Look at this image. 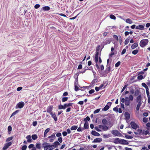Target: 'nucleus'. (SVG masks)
I'll return each mask as SVG.
<instances>
[{
	"label": "nucleus",
	"instance_id": "50",
	"mask_svg": "<svg viewBox=\"0 0 150 150\" xmlns=\"http://www.w3.org/2000/svg\"><path fill=\"white\" fill-rule=\"evenodd\" d=\"M113 38L114 39H115L117 41V42L118 41V38L117 36V35H113Z\"/></svg>",
	"mask_w": 150,
	"mask_h": 150
},
{
	"label": "nucleus",
	"instance_id": "51",
	"mask_svg": "<svg viewBox=\"0 0 150 150\" xmlns=\"http://www.w3.org/2000/svg\"><path fill=\"white\" fill-rule=\"evenodd\" d=\"M50 130V128H47L45 130L44 133H45V134H47V133Z\"/></svg>",
	"mask_w": 150,
	"mask_h": 150
},
{
	"label": "nucleus",
	"instance_id": "11",
	"mask_svg": "<svg viewBox=\"0 0 150 150\" xmlns=\"http://www.w3.org/2000/svg\"><path fill=\"white\" fill-rule=\"evenodd\" d=\"M125 119L126 120H128L130 117V115L128 112H126L125 114Z\"/></svg>",
	"mask_w": 150,
	"mask_h": 150
},
{
	"label": "nucleus",
	"instance_id": "27",
	"mask_svg": "<svg viewBox=\"0 0 150 150\" xmlns=\"http://www.w3.org/2000/svg\"><path fill=\"white\" fill-rule=\"evenodd\" d=\"M120 139L119 138H115L114 140V142L115 144H117L118 143L120 144Z\"/></svg>",
	"mask_w": 150,
	"mask_h": 150
},
{
	"label": "nucleus",
	"instance_id": "36",
	"mask_svg": "<svg viewBox=\"0 0 150 150\" xmlns=\"http://www.w3.org/2000/svg\"><path fill=\"white\" fill-rule=\"evenodd\" d=\"M90 120V118L88 116H87L86 118H85L84 119V121H85L86 122H87V120L89 121Z\"/></svg>",
	"mask_w": 150,
	"mask_h": 150
},
{
	"label": "nucleus",
	"instance_id": "39",
	"mask_svg": "<svg viewBox=\"0 0 150 150\" xmlns=\"http://www.w3.org/2000/svg\"><path fill=\"white\" fill-rule=\"evenodd\" d=\"M134 93H135V95L136 96H137V95H138L139 94V91L138 90H136L135 91Z\"/></svg>",
	"mask_w": 150,
	"mask_h": 150
},
{
	"label": "nucleus",
	"instance_id": "48",
	"mask_svg": "<svg viewBox=\"0 0 150 150\" xmlns=\"http://www.w3.org/2000/svg\"><path fill=\"white\" fill-rule=\"evenodd\" d=\"M143 78V76L142 75L139 76L137 77V79L139 80H142Z\"/></svg>",
	"mask_w": 150,
	"mask_h": 150
},
{
	"label": "nucleus",
	"instance_id": "37",
	"mask_svg": "<svg viewBox=\"0 0 150 150\" xmlns=\"http://www.w3.org/2000/svg\"><path fill=\"white\" fill-rule=\"evenodd\" d=\"M138 52V50H133L132 52V54H134V55H135L136 54H137V53Z\"/></svg>",
	"mask_w": 150,
	"mask_h": 150
},
{
	"label": "nucleus",
	"instance_id": "18",
	"mask_svg": "<svg viewBox=\"0 0 150 150\" xmlns=\"http://www.w3.org/2000/svg\"><path fill=\"white\" fill-rule=\"evenodd\" d=\"M52 106H49L48 107L47 109V112L50 114L52 113Z\"/></svg>",
	"mask_w": 150,
	"mask_h": 150
},
{
	"label": "nucleus",
	"instance_id": "44",
	"mask_svg": "<svg viewBox=\"0 0 150 150\" xmlns=\"http://www.w3.org/2000/svg\"><path fill=\"white\" fill-rule=\"evenodd\" d=\"M27 146L26 145H24L21 147V149L22 150H25L27 148Z\"/></svg>",
	"mask_w": 150,
	"mask_h": 150
},
{
	"label": "nucleus",
	"instance_id": "20",
	"mask_svg": "<svg viewBox=\"0 0 150 150\" xmlns=\"http://www.w3.org/2000/svg\"><path fill=\"white\" fill-rule=\"evenodd\" d=\"M138 45V42L135 43L133 44L131 46V48L133 49L137 47Z\"/></svg>",
	"mask_w": 150,
	"mask_h": 150
},
{
	"label": "nucleus",
	"instance_id": "57",
	"mask_svg": "<svg viewBox=\"0 0 150 150\" xmlns=\"http://www.w3.org/2000/svg\"><path fill=\"white\" fill-rule=\"evenodd\" d=\"M34 145L33 144H31L30 145H29L28 146V148L29 149H31V148H33L34 146Z\"/></svg>",
	"mask_w": 150,
	"mask_h": 150
},
{
	"label": "nucleus",
	"instance_id": "54",
	"mask_svg": "<svg viewBox=\"0 0 150 150\" xmlns=\"http://www.w3.org/2000/svg\"><path fill=\"white\" fill-rule=\"evenodd\" d=\"M74 90L75 91H77L79 90L78 87L76 85H74Z\"/></svg>",
	"mask_w": 150,
	"mask_h": 150
},
{
	"label": "nucleus",
	"instance_id": "22",
	"mask_svg": "<svg viewBox=\"0 0 150 150\" xmlns=\"http://www.w3.org/2000/svg\"><path fill=\"white\" fill-rule=\"evenodd\" d=\"M54 144L53 146L55 148H57L58 147V145H59L60 144L59 143L58 141H56L54 143Z\"/></svg>",
	"mask_w": 150,
	"mask_h": 150
},
{
	"label": "nucleus",
	"instance_id": "7",
	"mask_svg": "<svg viewBox=\"0 0 150 150\" xmlns=\"http://www.w3.org/2000/svg\"><path fill=\"white\" fill-rule=\"evenodd\" d=\"M111 104V102H108L107 103V105H106L105 107L102 109V110L106 111L108 110L110 107Z\"/></svg>",
	"mask_w": 150,
	"mask_h": 150
},
{
	"label": "nucleus",
	"instance_id": "8",
	"mask_svg": "<svg viewBox=\"0 0 150 150\" xmlns=\"http://www.w3.org/2000/svg\"><path fill=\"white\" fill-rule=\"evenodd\" d=\"M99 49H96V53L95 55V61L97 63L98 61V58L99 56Z\"/></svg>",
	"mask_w": 150,
	"mask_h": 150
},
{
	"label": "nucleus",
	"instance_id": "35",
	"mask_svg": "<svg viewBox=\"0 0 150 150\" xmlns=\"http://www.w3.org/2000/svg\"><path fill=\"white\" fill-rule=\"evenodd\" d=\"M109 137H110L109 134H104L103 135V137L104 139L108 138Z\"/></svg>",
	"mask_w": 150,
	"mask_h": 150
},
{
	"label": "nucleus",
	"instance_id": "33",
	"mask_svg": "<svg viewBox=\"0 0 150 150\" xmlns=\"http://www.w3.org/2000/svg\"><path fill=\"white\" fill-rule=\"evenodd\" d=\"M110 70V66H108L107 65V68L106 69V72L107 73H109Z\"/></svg>",
	"mask_w": 150,
	"mask_h": 150
},
{
	"label": "nucleus",
	"instance_id": "17",
	"mask_svg": "<svg viewBox=\"0 0 150 150\" xmlns=\"http://www.w3.org/2000/svg\"><path fill=\"white\" fill-rule=\"evenodd\" d=\"M144 26L142 25H139L138 26H137L135 28L136 29L143 30L144 29Z\"/></svg>",
	"mask_w": 150,
	"mask_h": 150
},
{
	"label": "nucleus",
	"instance_id": "63",
	"mask_svg": "<svg viewBox=\"0 0 150 150\" xmlns=\"http://www.w3.org/2000/svg\"><path fill=\"white\" fill-rule=\"evenodd\" d=\"M148 97V102L150 103V96L149 95H147Z\"/></svg>",
	"mask_w": 150,
	"mask_h": 150
},
{
	"label": "nucleus",
	"instance_id": "59",
	"mask_svg": "<svg viewBox=\"0 0 150 150\" xmlns=\"http://www.w3.org/2000/svg\"><path fill=\"white\" fill-rule=\"evenodd\" d=\"M126 50L125 49H123L121 52V55H123L126 52Z\"/></svg>",
	"mask_w": 150,
	"mask_h": 150
},
{
	"label": "nucleus",
	"instance_id": "23",
	"mask_svg": "<svg viewBox=\"0 0 150 150\" xmlns=\"http://www.w3.org/2000/svg\"><path fill=\"white\" fill-rule=\"evenodd\" d=\"M142 96L141 95H139L137 98V102H141Z\"/></svg>",
	"mask_w": 150,
	"mask_h": 150
},
{
	"label": "nucleus",
	"instance_id": "49",
	"mask_svg": "<svg viewBox=\"0 0 150 150\" xmlns=\"http://www.w3.org/2000/svg\"><path fill=\"white\" fill-rule=\"evenodd\" d=\"M56 136L57 137H60L62 136V134L60 132H58L57 133Z\"/></svg>",
	"mask_w": 150,
	"mask_h": 150
},
{
	"label": "nucleus",
	"instance_id": "25",
	"mask_svg": "<svg viewBox=\"0 0 150 150\" xmlns=\"http://www.w3.org/2000/svg\"><path fill=\"white\" fill-rule=\"evenodd\" d=\"M58 109L60 110L62 109H64V110L66 108H65V107L64 105H64H60L58 106Z\"/></svg>",
	"mask_w": 150,
	"mask_h": 150
},
{
	"label": "nucleus",
	"instance_id": "14",
	"mask_svg": "<svg viewBox=\"0 0 150 150\" xmlns=\"http://www.w3.org/2000/svg\"><path fill=\"white\" fill-rule=\"evenodd\" d=\"M102 140L101 138H96L94 139L93 142H102Z\"/></svg>",
	"mask_w": 150,
	"mask_h": 150
},
{
	"label": "nucleus",
	"instance_id": "9",
	"mask_svg": "<svg viewBox=\"0 0 150 150\" xmlns=\"http://www.w3.org/2000/svg\"><path fill=\"white\" fill-rule=\"evenodd\" d=\"M11 144L12 143L11 142L6 143L4 145V146L3 148V150H6L9 146H11Z\"/></svg>",
	"mask_w": 150,
	"mask_h": 150
},
{
	"label": "nucleus",
	"instance_id": "38",
	"mask_svg": "<svg viewBox=\"0 0 150 150\" xmlns=\"http://www.w3.org/2000/svg\"><path fill=\"white\" fill-rule=\"evenodd\" d=\"M110 18L112 19H113V20H115L116 19V18L115 17V16L114 15H111L110 16Z\"/></svg>",
	"mask_w": 150,
	"mask_h": 150
},
{
	"label": "nucleus",
	"instance_id": "12",
	"mask_svg": "<svg viewBox=\"0 0 150 150\" xmlns=\"http://www.w3.org/2000/svg\"><path fill=\"white\" fill-rule=\"evenodd\" d=\"M50 9V8L48 6H45L41 8V11L42 10L44 11H49Z\"/></svg>",
	"mask_w": 150,
	"mask_h": 150
},
{
	"label": "nucleus",
	"instance_id": "52",
	"mask_svg": "<svg viewBox=\"0 0 150 150\" xmlns=\"http://www.w3.org/2000/svg\"><path fill=\"white\" fill-rule=\"evenodd\" d=\"M13 139V137H8L7 138L6 142H8L11 140Z\"/></svg>",
	"mask_w": 150,
	"mask_h": 150
},
{
	"label": "nucleus",
	"instance_id": "47",
	"mask_svg": "<svg viewBox=\"0 0 150 150\" xmlns=\"http://www.w3.org/2000/svg\"><path fill=\"white\" fill-rule=\"evenodd\" d=\"M146 89V91L147 95H149V89L148 87L147 86L145 88Z\"/></svg>",
	"mask_w": 150,
	"mask_h": 150
},
{
	"label": "nucleus",
	"instance_id": "55",
	"mask_svg": "<svg viewBox=\"0 0 150 150\" xmlns=\"http://www.w3.org/2000/svg\"><path fill=\"white\" fill-rule=\"evenodd\" d=\"M58 140L60 143H62V137H60L58 138Z\"/></svg>",
	"mask_w": 150,
	"mask_h": 150
},
{
	"label": "nucleus",
	"instance_id": "46",
	"mask_svg": "<svg viewBox=\"0 0 150 150\" xmlns=\"http://www.w3.org/2000/svg\"><path fill=\"white\" fill-rule=\"evenodd\" d=\"M100 110V109H98L94 111L93 113L94 114H96L99 112Z\"/></svg>",
	"mask_w": 150,
	"mask_h": 150
},
{
	"label": "nucleus",
	"instance_id": "42",
	"mask_svg": "<svg viewBox=\"0 0 150 150\" xmlns=\"http://www.w3.org/2000/svg\"><path fill=\"white\" fill-rule=\"evenodd\" d=\"M18 110H17L14 112L11 115V117L15 115L18 112Z\"/></svg>",
	"mask_w": 150,
	"mask_h": 150
},
{
	"label": "nucleus",
	"instance_id": "1",
	"mask_svg": "<svg viewBox=\"0 0 150 150\" xmlns=\"http://www.w3.org/2000/svg\"><path fill=\"white\" fill-rule=\"evenodd\" d=\"M102 124L98 125V127L100 129L101 131H106L109 129L113 126V124L110 121H108L106 119H102Z\"/></svg>",
	"mask_w": 150,
	"mask_h": 150
},
{
	"label": "nucleus",
	"instance_id": "28",
	"mask_svg": "<svg viewBox=\"0 0 150 150\" xmlns=\"http://www.w3.org/2000/svg\"><path fill=\"white\" fill-rule=\"evenodd\" d=\"M53 146V145H50L49 143L47 145V146L48 147V149H50V150H52L53 149L52 147Z\"/></svg>",
	"mask_w": 150,
	"mask_h": 150
},
{
	"label": "nucleus",
	"instance_id": "58",
	"mask_svg": "<svg viewBox=\"0 0 150 150\" xmlns=\"http://www.w3.org/2000/svg\"><path fill=\"white\" fill-rule=\"evenodd\" d=\"M95 92V91L94 89H92L91 90H90L89 91V94H91L92 93H93Z\"/></svg>",
	"mask_w": 150,
	"mask_h": 150
},
{
	"label": "nucleus",
	"instance_id": "19",
	"mask_svg": "<svg viewBox=\"0 0 150 150\" xmlns=\"http://www.w3.org/2000/svg\"><path fill=\"white\" fill-rule=\"evenodd\" d=\"M50 114L51 115L52 117L53 118L55 121H56L57 120V117L56 115V114L55 113L53 114L52 112Z\"/></svg>",
	"mask_w": 150,
	"mask_h": 150
},
{
	"label": "nucleus",
	"instance_id": "53",
	"mask_svg": "<svg viewBox=\"0 0 150 150\" xmlns=\"http://www.w3.org/2000/svg\"><path fill=\"white\" fill-rule=\"evenodd\" d=\"M40 7V5L39 4H36L34 6V7L35 9H37Z\"/></svg>",
	"mask_w": 150,
	"mask_h": 150
},
{
	"label": "nucleus",
	"instance_id": "56",
	"mask_svg": "<svg viewBox=\"0 0 150 150\" xmlns=\"http://www.w3.org/2000/svg\"><path fill=\"white\" fill-rule=\"evenodd\" d=\"M8 132H10L12 130V127L10 126H9L8 128Z\"/></svg>",
	"mask_w": 150,
	"mask_h": 150
},
{
	"label": "nucleus",
	"instance_id": "24",
	"mask_svg": "<svg viewBox=\"0 0 150 150\" xmlns=\"http://www.w3.org/2000/svg\"><path fill=\"white\" fill-rule=\"evenodd\" d=\"M73 104V103H65L64 104L65 108L67 107H69L70 106H72Z\"/></svg>",
	"mask_w": 150,
	"mask_h": 150
},
{
	"label": "nucleus",
	"instance_id": "64",
	"mask_svg": "<svg viewBox=\"0 0 150 150\" xmlns=\"http://www.w3.org/2000/svg\"><path fill=\"white\" fill-rule=\"evenodd\" d=\"M71 109L70 107H69L66 109V112H69L71 110Z\"/></svg>",
	"mask_w": 150,
	"mask_h": 150
},
{
	"label": "nucleus",
	"instance_id": "6",
	"mask_svg": "<svg viewBox=\"0 0 150 150\" xmlns=\"http://www.w3.org/2000/svg\"><path fill=\"white\" fill-rule=\"evenodd\" d=\"M25 105V103L23 102H21L18 103L16 106V108H23Z\"/></svg>",
	"mask_w": 150,
	"mask_h": 150
},
{
	"label": "nucleus",
	"instance_id": "16",
	"mask_svg": "<svg viewBox=\"0 0 150 150\" xmlns=\"http://www.w3.org/2000/svg\"><path fill=\"white\" fill-rule=\"evenodd\" d=\"M91 134H92L95 136H100V134L96 132L95 131L92 130L91 132Z\"/></svg>",
	"mask_w": 150,
	"mask_h": 150
},
{
	"label": "nucleus",
	"instance_id": "3",
	"mask_svg": "<svg viewBox=\"0 0 150 150\" xmlns=\"http://www.w3.org/2000/svg\"><path fill=\"white\" fill-rule=\"evenodd\" d=\"M149 40L147 39L142 40L140 42V45L141 47H143L147 44Z\"/></svg>",
	"mask_w": 150,
	"mask_h": 150
},
{
	"label": "nucleus",
	"instance_id": "13",
	"mask_svg": "<svg viewBox=\"0 0 150 150\" xmlns=\"http://www.w3.org/2000/svg\"><path fill=\"white\" fill-rule=\"evenodd\" d=\"M120 144H128V142L126 140L123 139H121L120 141Z\"/></svg>",
	"mask_w": 150,
	"mask_h": 150
},
{
	"label": "nucleus",
	"instance_id": "62",
	"mask_svg": "<svg viewBox=\"0 0 150 150\" xmlns=\"http://www.w3.org/2000/svg\"><path fill=\"white\" fill-rule=\"evenodd\" d=\"M142 86L144 87L145 88H146L148 86H147V85L145 83H143L142 84Z\"/></svg>",
	"mask_w": 150,
	"mask_h": 150
},
{
	"label": "nucleus",
	"instance_id": "21",
	"mask_svg": "<svg viewBox=\"0 0 150 150\" xmlns=\"http://www.w3.org/2000/svg\"><path fill=\"white\" fill-rule=\"evenodd\" d=\"M142 132V130L141 129H139L137 131L135 132L134 133L136 135H140Z\"/></svg>",
	"mask_w": 150,
	"mask_h": 150
},
{
	"label": "nucleus",
	"instance_id": "40",
	"mask_svg": "<svg viewBox=\"0 0 150 150\" xmlns=\"http://www.w3.org/2000/svg\"><path fill=\"white\" fill-rule=\"evenodd\" d=\"M121 62L120 61L118 62L116 64H115V67H118L120 65Z\"/></svg>",
	"mask_w": 150,
	"mask_h": 150
},
{
	"label": "nucleus",
	"instance_id": "2",
	"mask_svg": "<svg viewBox=\"0 0 150 150\" xmlns=\"http://www.w3.org/2000/svg\"><path fill=\"white\" fill-rule=\"evenodd\" d=\"M133 99V96L130 95L129 96V97H125V98H120V101L123 103H125L126 106H129L130 105V101H132Z\"/></svg>",
	"mask_w": 150,
	"mask_h": 150
},
{
	"label": "nucleus",
	"instance_id": "5",
	"mask_svg": "<svg viewBox=\"0 0 150 150\" xmlns=\"http://www.w3.org/2000/svg\"><path fill=\"white\" fill-rule=\"evenodd\" d=\"M56 138V137L55 135V134L53 133L50 136H49L47 138V139H50L49 140V142H53L54 140Z\"/></svg>",
	"mask_w": 150,
	"mask_h": 150
},
{
	"label": "nucleus",
	"instance_id": "34",
	"mask_svg": "<svg viewBox=\"0 0 150 150\" xmlns=\"http://www.w3.org/2000/svg\"><path fill=\"white\" fill-rule=\"evenodd\" d=\"M36 147L38 149H40L41 148V146L40 144H37L36 145Z\"/></svg>",
	"mask_w": 150,
	"mask_h": 150
},
{
	"label": "nucleus",
	"instance_id": "43",
	"mask_svg": "<svg viewBox=\"0 0 150 150\" xmlns=\"http://www.w3.org/2000/svg\"><path fill=\"white\" fill-rule=\"evenodd\" d=\"M68 98L67 97H63L62 98V101L64 102L68 100Z\"/></svg>",
	"mask_w": 150,
	"mask_h": 150
},
{
	"label": "nucleus",
	"instance_id": "30",
	"mask_svg": "<svg viewBox=\"0 0 150 150\" xmlns=\"http://www.w3.org/2000/svg\"><path fill=\"white\" fill-rule=\"evenodd\" d=\"M126 22L128 23L131 24L132 23V21L130 19L128 18L126 20Z\"/></svg>",
	"mask_w": 150,
	"mask_h": 150
},
{
	"label": "nucleus",
	"instance_id": "26",
	"mask_svg": "<svg viewBox=\"0 0 150 150\" xmlns=\"http://www.w3.org/2000/svg\"><path fill=\"white\" fill-rule=\"evenodd\" d=\"M78 128V126L76 125H73L72 126L71 128V130H76Z\"/></svg>",
	"mask_w": 150,
	"mask_h": 150
},
{
	"label": "nucleus",
	"instance_id": "31",
	"mask_svg": "<svg viewBox=\"0 0 150 150\" xmlns=\"http://www.w3.org/2000/svg\"><path fill=\"white\" fill-rule=\"evenodd\" d=\"M84 127L86 129H87L89 127L88 125V122H86L84 124Z\"/></svg>",
	"mask_w": 150,
	"mask_h": 150
},
{
	"label": "nucleus",
	"instance_id": "45",
	"mask_svg": "<svg viewBox=\"0 0 150 150\" xmlns=\"http://www.w3.org/2000/svg\"><path fill=\"white\" fill-rule=\"evenodd\" d=\"M129 39L127 38L125 41V45H127L129 43Z\"/></svg>",
	"mask_w": 150,
	"mask_h": 150
},
{
	"label": "nucleus",
	"instance_id": "15",
	"mask_svg": "<svg viewBox=\"0 0 150 150\" xmlns=\"http://www.w3.org/2000/svg\"><path fill=\"white\" fill-rule=\"evenodd\" d=\"M31 137L30 135H28L26 136V138L27 139V142L30 143L32 142V139L31 138Z\"/></svg>",
	"mask_w": 150,
	"mask_h": 150
},
{
	"label": "nucleus",
	"instance_id": "61",
	"mask_svg": "<svg viewBox=\"0 0 150 150\" xmlns=\"http://www.w3.org/2000/svg\"><path fill=\"white\" fill-rule=\"evenodd\" d=\"M144 134L145 135H146L147 134H150V133L149 132V131L146 130L144 132Z\"/></svg>",
	"mask_w": 150,
	"mask_h": 150
},
{
	"label": "nucleus",
	"instance_id": "41",
	"mask_svg": "<svg viewBox=\"0 0 150 150\" xmlns=\"http://www.w3.org/2000/svg\"><path fill=\"white\" fill-rule=\"evenodd\" d=\"M95 129L98 132H101L100 129L98 127H95Z\"/></svg>",
	"mask_w": 150,
	"mask_h": 150
},
{
	"label": "nucleus",
	"instance_id": "10",
	"mask_svg": "<svg viewBox=\"0 0 150 150\" xmlns=\"http://www.w3.org/2000/svg\"><path fill=\"white\" fill-rule=\"evenodd\" d=\"M130 125L134 129H136L137 128V125L134 122H131L130 123Z\"/></svg>",
	"mask_w": 150,
	"mask_h": 150
},
{
	"label": "nucleus",
	"instance_id": "4",
	"mask_svg": "<svg viewBox=\"0 0 150 150\" xmlns=\"http://www.w3.org/2000/svg\"><path fill=\"white\" fill-rule=\"evenodd\" d=\"M111 132L112 134L115 136L121 137L122 136V134L116 130H112Z\"/></svg>",
	"mask_w": 150,
	"mask_h": 150
},
{
	"label": "nucleus",
	"instance_id": "29",
	"mask_svg": "<svg viewBox=\"0 0 150 150\" xmlns=\"http://www.w3.org/2000/svg\"><path fill=\"white\" fill-rule=\"evenodd\" d=\"M31 137L34 140H35L36 139L38 138V136L36 134L32 135Z\"/></svg>",
	"mask_w": 150,
	"mask_h": 150
},
{
	"label": "nucleus",
	"instance_id": "60",
	"mask_svg": "<svg viewBox=\"0 0 150 150\" xmlns=\"http://www.w3.org/2000/svg\"><path fill=\"white\" fill-rule=\"evenodd\" d=\"M48 144V143L47 142H44L42 143V145L43 146V147L45 146H47V144Z\"/></svg>",
	"mask_w": 150,
	"mask_h": 150
},
{
	"label": "nucleus",
	"instance_id": "32",
	"mask_svg": "<svg viewBox=\"0 0 150 150\" xmlns=\"http://www.w3.org/2000/svg\"><path fill=\"white\" fill-rule=\"evenodd\" d=\"M125 138L127 139H131L133 138L132 136H130L127 134H125Z\"/></svg>",
	"mask_w": 150,
	"mask_h": 150
}]
</instances>
